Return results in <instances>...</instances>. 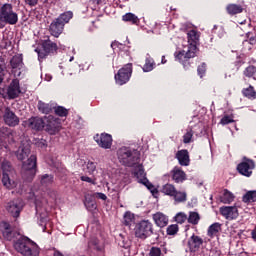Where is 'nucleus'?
<instances>
[{
	"label": "nucleus",
	"instance_id": "obj_48",
	"mask_svg": "<svg viewBox=\"0 0 256 256\" xmlns=\"http://www.w3.org/2000/svg\"><path fill=\"white\" fill-rule=\"evenodd\" d=\"M206 71H207V64L202 63L198 66L197 73L199 77L203 78V75H205Z\"/></svg>",
	"mask_w": 256,
	"mask_h": 256
},
{
	"label": "nucleus",
	"instance_id": "obj_25",
	"mask_svg": "<svg viewBox=\"0 0 256 256\" xmlns=\"http://www.w3.org/2000/svg\"><path fill=\"white\" fill-rule=\"evenodd\" d=\"M142 177L141 179H138V183H142V185H145V187H147V189L152 193V195H155L158 193L157 188H155V186L149 182V180L147 178H145V172H143V170H139L136 173V177L139 178Z\"/></svg>",
	"mask_w": 256,
	"mask_h": 256
},
{
	"label": "nucleus",
	"instance_id": "obj_52",
	"mask_svg": "<svg viewBox=\"0 0 256 256\" xmlns=\"http://www.w3.org/2000/svg\"><path fill=\"white\" fill-rule=\"evenodd\" d=\"M251 33H248L247 34V37H248V43L250 44V45H252V47H253V45H256V37H254V36H251Z\"/></svg>",
	"mask_w": 256,
	"mask_h": 256
},
{
	"label": "nucleus",
	"instance_id": "obj_14",
	"mask_svg": "<svg viewBox=\"0 0 256 256\" xmlns=\"http://www.w3.org/2000/svg\"><path fill=\"white\" fill-rule=\"evenodd\" d=\"M253 169H255V161L246 157H244L242 162L237 166L238 173L244 175V177H251V175H253Z\"/></svg>",
	"mask_w": 256,
	"mask_h": 256
},
{
	"label": "nucleus",
	"instance_id": "obj_59",
	"mask_svg": "<svg viewBox=\"0 0 256 256\" xmlns=\"http://www.w3.org/2000/svg\"><path fill=\"white\" fill-rule=\"evenodd\" d=\"M251 235H252V239L256 241V230H252Z\"/></svg>",
	"mask_w": 256,
	"mask_h": 256
},
{
	"label": "nucleus",
	"instance_id": "obj_62",
	"mask_svg": "<svg viewBox=\"0 0 256 256\" xmlns=\"http://www.w3.org/2000/svg\"><path fill=\"white\" fill-rule=\"evenodd\" d=\"M70 61H73V57L70 58Z\"/></svg>",
	"mask_w": 256,
	"mask_h": 256
},
{
	"label": "nucleus",
	"instance_id": "obj_4",
	"mask_svg": "<svg viewBox=\"0 0 256 256\" xmlns=\"http://www.w3.org/2000/svg\"><path fill=\"white\" fill-rule=\"evenodd\" d=\"M71 19H73V12L71 11L60 14L59 17L55 18L49 26L50 35H52V37H56V39L59 38L65 29V25H67Z\"/></svg>",
	"mask_w": 256,
	"mask_h": 256
},
{
	"label": "nucleus",
	"instance_id": "obj_40",
	"mask_svg": "<svg viewBox=\"0 0 256 256\" xmlns=\"http://www.w3.org/2000/svg\"><path fill=\"white\" fill-rule=\"evenodd\" d=\"M54 113L58 115V117H67L69 115V110H67L63 106L54 107Z\"/></svg>",
	"mask_w": 256,
	"mask_h": 256
},
{
	"label": "nucleus",
	"instance_id": "obj_45",
	"mask_svg": "<svg viewBox=\"0 0 256 256\" xmlns=\"http://www.w3.org/2000/svg\"><path fill=\"white\" fill-rule=\"evenodd\" d=\"M167 235H177L179 233V225L171 224L167 227L166 230Z\"/></svg>",
	"mask_w": 256,
	"mask_h": 256
},
{
	"label": "nucleus",
	"instance_id": "obj_42",
	"mask_svg": "<svg viewBox=\"0 0 256 256\" xmlns=\"http://www.w3.org/2000/svg\"><path fill=\"white\" fill-rule=\"evenodd\" d=\"M191 139H193V128L189 127L186 129V133L183 135V143H190Z\"/></svg>",
	"mask_w": 256,
	"mask_h": 256
},
{
	"label": "nucleus",
	"instance_id": "obj_61",
	"mask_svg": "<svg viewBox=\"0 0 256 256\" xmlns=\"http://www.w3.org/2000/svg\"><path fill=\"white\" fill-rule=\"evenodd\" d=\"M167 63V60L165 59V56H162V64Z\"/></svg>",
	"mask_w": 256,
	"mask_h": 256
},
{
	"label": "nucleus",
	"instance_id": "obj_53",
	"mask_svg": "<svg viewBox=\"0 0 256 256\" xmlns=\"http://www.w3.org/2000/svg\"><path fill=\"white\" fill-rule=\"evenodd\" d=\"M26 5H29V7H35L37 5L38 0H25Z\"/></svg>",
	"mask_w": 256,
	"mask_h": 256
},
{
	"label": "nucleus",
	"instance_id": "obj_58",
	"mask_svg": "<svg viewBox=\"0 0 256 256\" xmlns=\"http://www.w3.org/2000/svg\"><path fill=\"white\" fill-rule=\"evenodd\" d=\"M53 256H63V253L60 251L55 250Z\"/></svg>",
	"mask_w": 256,
	"mask_h": 256
},
{
	"label": "nucleus",
	"instance_id": "obj_12",
	"mask_svg": "<svg viewBox=\"0 0 256 256\" xmlns=\"http://www.w3.org/2000/svg\"><path fill=\"white\" fill-rule=\"evenodd\" d=\"M44 129L50 135H55V133H59L61 130V123H59V119H56L54 116H45Z\"/></svg>",
	"mask_w": 256,
	"mask_h": 256
},
{
	"label": "nucleus",
	"instance_id": "obj_46",
	"mask_svg": "<svg viewBox=\"0 0 256 256\" xmlns=\"http://www.w3.org/2000/svg\"><path fill=\"white\" fill-rule=\"evenodd\" d=\"M256 73V68L255 66H248L245 71H244V75L246 77H253Z\"/></svg>",
	"mask_w": 256,
	"mask_h": 256
},
{
	"label": "nucleus",
	"instance_id": "obj_2",
	"mask_svg": "<svg viewBox=\"0 0 256 256\" xmlns=\"http://www.w3.org/2000/svg\"><path fill=\"white\" fill-rule=\"evenodd\" d=\"M19 14L11 3H0V29H5L7 25H17Z\"/></svg>",
	"mask_w": 256,
	"mask_h": 256
},
{
	"label": "nucleus",
	"instance_id": "obj_17",
	"mask_svg": "<svg viewBox=\"0 0 256 256\" xmlns=\"http://www.w3.org/2000/svg\"><path fill=\"white\" fill-rule=\"evenodd\" d=\"M94 141H96L97 145L102 149H111V146L113 145V137L107 133L96 134L94 136Z\"/></svg>",
	"mask_w": 256,
	"mask_h": 256
},
{
	"label": "nucleus",
	"instance_id": "obj_33",
	"mask_svg": "<svg viewBox=\"0 0 256 256\" xmlns=\"http://www.w3.org/2000/svg\"><path fill=\"white\" fill-rule=\"evenodd\" d=\"M187 218L190 225H199V222L201 221V215H199V212L195 211H190Z\"/></svg>",
	"mask_w": 256,
	"mask_h": 256
},
{
	"label": "nucleus",
	"instance_id": "obj_37",
	"mask_svg": "<svg viewBox=\"0 0 256 256\" xmlns=\"http://www.w3.org/2000/svg\"><path fill=\"white\" fill-rule=\"evenodd\" d=\"M153 67H155V61H153V58H146L143 71L145 73H149V71H153Z\"/></svg>",
	"mask_w": 256,
	"mask_h": 256
},
{
	"label": "nucleus",
	"instance_id": "obj_1",
	"mask_svg": "<svg viewBox=\"0 0 256 256\" xmlns=\"http://www.w3.org/2000/svg\"><path fill=\"white\" fill-rule=\"evenodd\" d=\"M188 45L184 46L182 51L175 52V59L182 63L184 69H187V62L193 57H197V43H199V32L190 30L187 33Z\"/></svg>",
	"mask_w": 256,
	"mask_h": 256
},
{
	"label": "nucleus",
	"instance_id": "obj_44",
	"mask_svg": "<svg viewBox=\"0 0 256 256\" xmlns=\"http://www.w3.org/2000/svg\"><path fill=\"white\" fill-rule=\"evenodd\" d=\"M175 221H176V223L183 225V223H185V221H188L187 214H185L184 212L177 213L175 216Z\"/></svg>",
	"mask_w": 256,
	"mask_h": 256
},
{
	"label": "nucleus",
	"instance_id": "obj_26",
	"mask_svg": "<svg viewBox=\"0 0 256 256\" xmlns=\"http://www.w3.org/2000/svg\"><path fill=\"white\" fill-rule=\"evenodd\" d=\"M152 219L157 227H167L169 225V217L162 212L153 214Z\"/></svg>",
	"mask_w": 256,
	"mask_h": 256
},
{
	"label": "nucleus",
	"instance_id": "obj_54",
	"mask_svg": "<svg viewBox=\"0 0 256 256\" xmlns=\"http://www.w3.org/2000/svg\"><path fill=\"white\" fill-rule=\"evenodd\" d=\"M96 197L98 199H102V201H107V195H105L104 193L98 192L96 193Z\"/></svg>",
	"mask_w": 256,
	"mask_h": 256
},
{
	"label": "nucleus",
	"instance_id": "obj_11",
	"mask_svg": "<svg viewBox=\"0 0 256 256\" xmlns=\"http://www.w3.org/2000/svg\"><path fill=\"white\" fill-rule=\"evenodd\" d=\"M25 207V202L21 198H15L7 203L6 209L12 217H19L21 215V211H23V208Z\"/></svg>",
	"mask_w": 256,
	"mask_h": 256
},
{
	"label": "nucleus",
	"instance_id": "obj_36",
	"mask_svg": "<svg viewBox=\"0 0 256 256\" xmlns=\"http://www.w3.org/2000/svg\"><path fill=\"white\" fill-rule=\"evenodd\" d=\"M40 183L43 187H49L53 185V175L44 174L40 177Z\"/></svg>",
	"mask_w": 256,
	"mask_h": 256
},
{
	"label": "nucleus",
	"instance_id": "obj_24",
	"mask_svg": "<svg viewBox=\"0 0 256 256\" xmlns=\"http://www.w3.org/2000/svg\"><path fill=\"white\" fill-rule=\"evenodd\" d=\"M1 181L3 187H5V189H8L9 191L17 189V186L19 185V182H17V180L11 179L9 173H2Z\"/></svg>",
	"mask_w": 256,
	"mask_h": 256
},
{
	"label": "nucleus",
	"instance_id": "obj_15",
	"mask_svg": "<svg viewBox=\"0 0 256 256\" xmlns=\"http://www.w3.org/2000/svg\"><path fill=\"white\" fill-rule=\"evenodd\" d=\"M0 231L6 241H14L19 237V232L15 231L9 222H1L0 223Z\"/></svg>",
	"mask_w": 256,
	"mask_h": 256
},
{
	"label": "nucleus",
	"instance_id": "obj_51",
	"mask_svg": "<svg viewBox=\"0 0 256 256\" xmlns=\"http://www.w3.org/2000/svg\"><path fill=\"white\" fill-rule=\"evenodd\" d=\"M252 48H253V46L249 44V40H244L243 41L244 51H251Z\"/></svg>",
	"mask_w": 256,
	"mask_h": 256
},
{
	"label": "nucleus",
	"instance_id": "obj_56",
	"mask_svg": "<svg viewBox=\"0 0 256 256\" xmlns=\"http://www.w3.org/2000/svg\"><path fill=\"white\" fill-rule=\"evenodd\" d=\"M90 1L94 5H102V3H105V0H90Z\"/></svg>",
	"mask_w": 256,
	"mask_h": 256
},
{
	"label": "nucleus",
	"instance_id": "obj_49",
	"mask_svg": "<svg viewBox=\"0 0 256 256\" xmlns=\"http://www.w3.org/2000/svg\"><path fill=\"white\" fill-rule=\"evenodd\" d=\"M86 169H87L88 173H95V170L97 169V165L95 164V162L89 161L86 164Z\"/></svg>",
	"mask_w": 256,
	"mask_h": 256
},
{
	"label": "nucleus",
	"instance_id": "obj_13",
	"mask_svg": "<svg viewBox=\"0 0 256 256\" xmlns=\"http://www.w3.org/2000/svg\"><path fill=\"white\" fill-rule=\"evenodd\" d=\"M133 73V65L126 64L121 68L115 75V80L118 85H125L129 79H131V74Z\"/></svg>",
	"mask_w": 256,
	"mask_h": 256
},
{
	"label": "nucleus",
	"instance_id": "obj_47",
	"mask_svg": "<svg viewBox=\"0 0 256 256\" xmlns=\"http://www.w3.org/2000/svg\"><path fill=\"white\" fill-rule=\"evenodd\" d=\"M229 123H235L233 116L226 115L220 120L221 125H229Z\"/></svg>",
	"mask_w": 256,
	"mask_h": 256
},
{
	"label": "nucleus",
	"instance_id": "obj_50",
	"mask_svg": "<svg viewBox=\"0 0 256 256\" xmlns=\"http://www.w3.org/2000/svg\"><path fill=\"white\" fill-rule=\"evenodd\" d=\"M148 256H161V248L152 247L148 253Z\"/></svg>",
	"mask_w": 256,
	"mask_h": 256
},
{
	"label": "nucleus",
	"instance_id": "obj_27",
	"mask_svg": "<svg viewBox=\"0 0 256 256\" xmlns=\"http://www.w3.org/2000/svg\"><path fill=\"white\" fill-rule=\"evenodd\" d=\"M176 159H178L179 165L181 167H189L191 159L189 158V151L183 149L176 153Z\"/></svg>",
	"mask_w": 256,
	"mask_h": 256
},
{
	"label": "nucleus",
	"instance_id": "obj_18",
	"mask_svg": "<svg viewBox=\"0 0 256 256\" xmlns=\"http://www.w3.org/2000/svg\"><path fill=\"white\" fill-rule=\"evenodd\" d=\"M220 214L222 217H225V219L233 221V219L239 217V210L236 206H224L220 208Z\"/></svg>",
	"mask_w": 256,
	"mask_h": 256
},
{
	"label": "nucleus",
	"instance_id": "obj_28",
	"mask_svg": "<svg viewBox=\"0 0 256 256\" xmlns=\"http://www.w3.org/2000/svg\"><path fill=\"white\" fill-rule=\"evenodd\" d=\"M235 199V195L231 193L229 190L225 189L222 192V195L220 196L221 203H224L226 205H229V203H233Z\"/></svg>",
	"mask_w": 256,
	"mask_h": 256
},
{
	"label": "nucleus",
	"instance_id": "obj_29",
	"mask_svg": "<svg viewBox=\"0 0 256 256\" xmlns=\"http://www.w3.org/2000/svg\"><path fill=\"white\" fill-rule=\"evenodd\" d=\"M38 111H40V113H43L44 115H49V113H51L54 109L53 104H47L43 101H38Z\"/></svg>",
	"mask_w": 256,
	"mask_h": 256
},
{
	"label": "nucleus",
	"instance_id": "obj_39",
	"mask_svg": "<svg viewBox=\"0 0 256 256\" xmlns=\"http://www.w3.org/2000/svg\"><path fill=\"white\" fill-rule=\"evenodd\" d=\"M2 173H8L11 175L13 173V166H11V162L4 160L1 164Z\"/></svg>",
	"mask_w": 256,
	"mask_h": 256
},
{
	"label": "nucleus",
	"instance_id": "obj_19",
	"mask_svg": "<svg viewBox=\"0 0 256 256\" xmlns=\"http://www.w3.org/2000/svg\"><path fill=\"white\" fill-rule=\"evenodd\" d=\"M31 155V143L29 142H22L19 146L18 150L16 151V157L19 161H25L27 157Z\"/></svg>",
	"mask_w": 256,
	"mask_h": 256
},
{
	"label": "nucleus",
	"instance_id": "obj_3",
	"mask_svg": "<svg viewBox=\"0 0 256 256\" xmlns=\"http://www.w3.org/2000/svg\"><path fill=\"white\" fill-rule=\"evenodd\" d=\"M14 249L23 256H39V246L33 240L20 236L14 242Z\"/></svg>",
	"mask_w": 256,
	"mask_h": 256
},
{
	"label": "nucleus",
	"instance_id": "obj_31",
	"mask_svg": "<svg viewBox=\"0 0 256 256\" xmlns=\"http://www.w3.org/2000/svg\"><path fill=\"white\" fill-rule=\"evenodd\" d=\"M122 21H125L126 23H131L132 25H138L140 23L139 17L131 12L123 15Z\"/></svg>",
	"mask_w": 256,
	"mask_h": 256
},
{
	"label": "nucleus",
	"instance_id": "obj_7",
	"mask_svg": "<svg viewBox=\"0 0 256 256\" xmlns=\"http://www.w3.org/2000/svg\"><path fill=\"white\" fill-rule=\"evenodd\" d=\"M21 175L26 181H33V177L37 175V156L32 154L27 161L23 162Z\"/></svg>",
	"mask_w": 256,
	"mask_h": 256
},
{
	"label": "nucleus",
	"instance_id": "obj_20",
	"mask_svg": "<svg viewBox=\"0 0 256 256\" xmlns=\"http://www.w3.org/2000/svg\"><path fill=\"white\" fill-rule=\"evenodd\" d=\"M188 248L190 253H197L199 249H201V245H203V238H201L198 235L193 234L189 239H188Z\"/></svg>",
	"mask_w": 256,
	"mask_h": 256
},
{
	"label": "nucleus",
	"instance_id": "obj_57",
	"mask_svg": "<svg viewBox=\"0 0 256 256\" xmlns=\"http://www.w3.org/2000/svg\"><path fill=\"white\" fill-rule=\"evenodd\" d=\"M98 244H99V241L97 239L90 240L88 243L89 247H91L92 245H98Z\"/></svg>",
	"mask_w": 256,
	"mask_h": 256
},
{
	"label": "nucleus",
	"instance_id": "obj_10",
	"mask_svg": "<svg viewBox=\"0 0 256 256\" xmlns=\"http://www.w3.org/2000/svg\"><path fill=\"white\" fill-rule=\"evenodd\" d=\"M9 65H10V73L11 75H13L14 77H21V70L23 69V66L25 65L23 63V55L22 54H16L14 55L10 61H9Z\"/></svg>",
	"mask_w": 256,
	"mask_h": 256
},
{
	"label": "nucleus",
	"instance_id": "obj_41",
	"mask_svg": "<svg viewBox=\"0 0 256 256\" xmlns=\"http://www.w3.org/2000/svg\"><path fill=\"white\" fill-rule=\"evenodd\" d=\"M84 205L88 211H95V209H97V203H95L91 198L86 197Z\"/></svg>",
	"mask_w": 256,
	"mask_h": 256
},
{
	"label": "nucleus",
	"instance_id": "obj_22",
	"mask_svg": "<svg viewBox=\"0 0 256 256\" xmlns=\"http://www.w3.org/2000/svg\"><path fill=\"white\" fill-rule=\"evenodd\" d=\"M26 125L30 129H34L35 131H41V129L45 128V118L32 117L26 121Z\"/></svg>",
	"mask_w": 256,
	"mask_h": 256
},
{
	"label": "nucleus",
	"instance_id": "obj_21",
	"mask_svg": "<svg viewBox=\"0 0 256 256\" xmlns=\"http://www.w3.org/2000/svg\"><path fill=\"white\" fill-rule=\"evenodd\" d=\"M4 123L9 127H17L19 125V117L14 114L11 109L6 108L3 115Z\"/></svg>",
	"mask_w": 256,
	"mask_h": 256
},
{
	"label": "nucleus",
	"instance_id": "obj_6",
	"mask_svg": "<svg viewBox=\"0 0 256 256\" xmlns=\"http://www.w3.org/2000/svg\"><path fill=\"white\" fill-rule=\"evenodd\" d=\"M161 193L167 197H171L174 203H186L187 202V191L177 190L175 184L166 183L161 188Z\"/></svg>",
	"mask_w": 256,
	"mask_h": 256
},
{
	"label": "nucleus",
	"instance_id": "obj_30",
	"mask_svg": "<svg viewBox=\"0 0 256 256\" xmlns=\"http://www.w3.org/2000/svg\"><path fill=\"white\" fill-rule=\"evenodd\" d=\"M219 231H221V224L219 222H215L209 226L207 235L213 239V237H217Z\"/></svg>",
	"mask_w": 256,
	"mask_h": 256
},
{
	"label": "nucleus",
	"instance_id": "obj_60",
	"mask_svg": "<svg viewBox=\"0 0 256 256\" xmlns=\"http://www.w3.org/2000/svg\"><path fill=\"white\" fill-rule=\"evenodd\" d=\"M5 79V76H3L2 74H0V85L1 83H3V80Z\"/></svg>",
	"mask_w": 256,
	"mask_h": 256
},
{
	"label": "nucleus",
	"instance_id": "obj_23",
	"mask_svg": "<svg viewBox=\"0 0 256 256\" xmlns=\"http://www.w3.org/2000/svg\"><path fill=\"white\" fill-rule=\"evenodd\" d=\"M7 93L10 99H16V97H19V94L21 93V87L19 86V79L15 78L12 80V82L8 87Z\"/></svg>",
	"mask_w": 256,
	"mask_h": 256
},
{
	"label": "nucleus",
	"instance_id": "obj_35",
	"mask_svg": "<svg viewBox=\"0 0 256 256\" xmlns=\"http://www.w3.org/2000/svg\"><path fill=\"white\" fill-rule=\"evenodd\" d=\"M244 203H255L256 201V190L248 191L243 197Z\"/></svg>",
	"mask_w": 256,
	"mask_h": 256
},
{
	"label": "nucleus",
	"instance_id": "obj_16",
	"mask_svg": "<svg viewBox=\"0 0 256 256\" xmlns=\"http://www.w3.org/2000/svg\"><path fill=\"white\" fill-rule=\"evenodd\" d=\"M168 177H170L171 181H173L177 185H181L182 183H185V181H187V173H185V171H183V168L179 166H175L169 172Z\"/></svg>",
	"mask_w": 256,
	"mask_h": 256
},
{
	"label": "nucleus",
	"instance_id": "obj_9",
	"mask_svg": "<svg viewBox=\"0 0 256 256\" xmlns=\"http://www.w3.org/2000/svg\"><path fill=\"white\" fill-rule=\"evenodd\" d=\"M135 237L138 239H147L153 235V223L149 220H141L134 228Z\"/></svg>",
	"mask_w": 256,
	"mask_h": 256
},
{
	"label": "nucleus",
	"instance_id": "obj_38",
	"mask_svg": "<svg viewBox=\"0 0 256 256\" xmlns=\"http://www.w3.org/2000/svg\"><path fill=\"white\" fill-rule=\"evenodd\" d=\"M242 93L244 97H247L248 99H255L256 92L253 86H249L248 88L243 89Z\"/></svg>",
	"mask_w": 256,
	"mask_h": 256
},
{
	"label": "nucleus",
	"instance_id": "obj_34",
	"mask_svg": "<svg viewBox=\"0 0 256 256\" xmlns=\"http://www.w3.org/2000/svg\"><path fill=\"white\" fill-rule=\"evenodd\" d=\"M135 223V214L131 213L130 211H127L124 213L123 216V224L126 225V227H131Z\"/></svg>",
	"mask_w": 256,
	"mask_h": 256
},
{
	"label": "nucleus",
	"instance_id": "obj_55",
	"mask_svg": "<svg viewBox=\"0 0 256 256\" xmlns=\"http://www.w3.org/2000/svg\"><path fill=\"white\" fill-rule=\"evenodd\" d=\"M81 181H85L86 183H95L89 176H82Z\"/></svg>",
	"mask_w": 256,
	"mask_h": 256
},
{
	"label": "nucleus",
	"instance_id": "obj_43",
	"mask_svg": "<svg viewBox=\"0 0 256 256\" xmlns=\"http://www.w3.org/2000/svg\"><path fill=\"white\" fill-rule=\"evenodd\" d=\"M9 73L7 70V62H5V58L0 57V75L6 76Z\"/></svg>",
	"mask_w": 256,
	"mask_h": 256
},
{
	"label": "nucleus",
	"instance_id": "obj_5",
	"mask_svg": "<svg viewBox=\"0 0 256 256\" xmlns=\"http://www.w3.org/2000/svg\"><path fill=\"white\" fill-rule=\"evenodd\" d=\"M119 162L126 167H135L139 163V151L127 147H122L117 152Z\"/></svg>",
	"mask_w": 256,
	"mask_h": 256
},
{
	"label": "nucleus",
	"instance_id": "obj_32",
	"mask_svg": "<svg viewBox=\"0 0 256 256\" xmlns=\"http://www.w3.org/2000/svg\"><path fill=\"white\" fill-rule=\"evenodd\" d=\"M228 15H238V13H243V6L239 4H229L226 7Z\"/></svg>",
	"mask_w": 256,
	"mask_h": 256
},
{
	"label": "nucleus",
	"instance_id": "obj_8",
	"mask_svg": "<svg viewBox=\"0 0 256 256\" xmlns=\"http://www.w3.org/2000/svg\"><path fill=\"white\" fill-rule=\"evenodd\" d=\"M41 48H36L35 52L38 54L39 61L45 59L47 55H51L53 53H57V50L59 49L57 47V43L51 41L49 37L47 39L41 41Z\"/></svg>",
	"mask_w": 256,
	"mask_h": 256
}]
</instances>
